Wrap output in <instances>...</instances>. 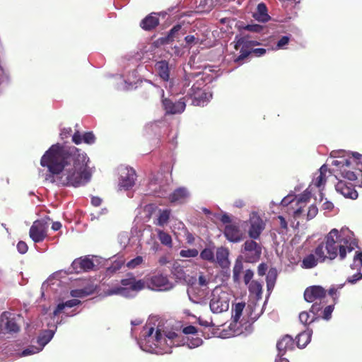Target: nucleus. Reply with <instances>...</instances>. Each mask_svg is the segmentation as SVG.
Segmentation results:
<instances>
[{
	"instance_id": "f257e3e1",
	"label": "nucleus",
	"mask_w": 362,
	"mask_h": 362,
	"mask_svg": "<svg viewBox=\"0 0 362 362\" xmlns=\"http://www.w3.org/2000/svg\"><path fill=\"white\" fill-rule=\"evenodd\" d=\"M40 165L47 168L46 180L58 185L78 187L91 178L86 155L75 146L52 145L42 156Z\"/></svg>"
},
{
	"instance_id": "f03ea898",
	"label": "nucleus",
	"mask_w": 362,
	"mask_h": 362,
	"mask_svg": "<svg viewBox=\"0 0 362 362\" xmlns=\"http://www.w3.org/2000/svg\"><path fill=\"white\" fill-rule=\"evenodd\" d=\"M358 247L355 240L343 237L339 230L334 228L325 236V240L315 249V254L321 261L326 259H334L338 254L340 259H345L347 252H351Z\"/></svg>"
},
{
	"instance_id": "7ed1b4c3",
	"label": "nucleus",
	"mask_w": 362,
	"mask_h": 362,
	"mask_svg": "<svg viewBox=\"0 0 362 362\" xmlns=\"http://www.w3.org/2000/svg\"><path fill=\"white\" fill-rule=\"evenodd\" d=\"M326 291L320 286H313L307 288L304 291V298L307 302L314 303L310 308V313L318 315L322 311L326 303Z\"/></svg>"
},
{
	"instance_id": "20e7f679",
	"label": "nucleus",
	"mask_w": 362,
	"mask_h": 362,
	"mask_svg": "<svg viewBox=\"0 0 362 362\" xmlns=\"http://www.w3.org/2000/svg\"><path fill=\"white\" fill-rule=\"evenodd\" d=\"M203 82H197L194 83L188 90L185 95V100H190L191 104L194 106H204L212 98V93L201 86Z\"/></svg>"
},
{
	"instance_id": "39448f33",
	"label": "nucleus",
	"mask_w": 362,
	"mask_h": 362,
	"mask_svg": "<svg viewBox=\"0 0 362 362\" xmlns=\"http://www.w3.org/2000/svg\"><path fill=\"white\" fill-rule=\"evenodd\" d=\"M234 48L240 50V54L234 59L235 63L240 64L250 54H252V48L259 43L255 40H251L248 35H235Z\"/></svg>"
},
{
	"instance_id": "423d86ee",
	"label": "nucleus",
	"mask_w": 362,
	"mask_h": 362,
	"mask_svg": "<svg viewBox=\"0 0 362 362\" xmlns=\"http://www.w3.org/2000/svg\"><path fill=\"white\" fill-rule=\"evenodd\" d=\"M262 246L255 240H247L241 247V253L245 262L255 263L259 261L262 255Z\"/></svg>"
},
{
	"instance_id": "0eeeda50",
	"label": "nucleus",
	"mask_w": 362,
	"mask_h": 362,
	"mask_svg": "<svg viewBox=\"0 0 362 362\" xmlns=\"http://www.w3.org/2000/svg\"><path fill=\"white\" fill-rule=\"evenodd\" d=\"M209 305L211 310L214 313H221L228 310L229 300L226 297V293L216 288L212 292V298Z\"/></svg>"
},
{
	"instance_id": "6e6552de",
	"label": "nucleus",
	"mask_w": 362,
	"mask_h": 362,
	"mask_svg": "<svg viewBox=\"0 0 362 362\" xmlns=\"http://www.w3.org/2000/svg\"><path fill=\"white\" fill-rule=\"evenodd\" d=\"M248 226L247 233L250 238L257 240L265 229L266 223L257 213H252L248 220Z\"/></svg>"
},
{
	"instance_id": "1a4fd4ad",
	"label": "nucleus",
	"mask_w": 362,
	"mask_h": 362,
	"mask_svg": "<svg viewBox=\"0 0 362 362\" xmlns=\"http://www.w3.org/2000/svg\"><path fill=\"white\" fill-rule=\"evenodd\" d=\"M47 223L45 220H36L29 230V235L34 243L42 242L47 236Z\"/></svg>"
},
{
	"instance_id": "9d476101",
	"label": "nucleus",
	"mask_w": 362,
	"mask_h": 362,
	"mask_svg": "<svg viewBox=\"0 0 362 362\" xmlns=\"http://www.w3.org/2000/svg\"><path fill=\"white\" fill-rule=\"evenodd\" d=\"M148 287L156 291H168L172 288V284L168 277L163 274L153 275L147 279Z\"/></svg>"
},
{
	"instance_id": "9b49d317",
	"label": "nucleus",
	"mask_w": 362,
	"mask_h": 362,
	"mask_svg": "<svg viewBox=\"0 0 362 362\" xmlns=\"http://www.w3.org/2000/svg\"><path fill=\"white\" fill-rule=\"evenodd\" d=\"M162 105L166 115H176L183 112L186 107L185 98L173 102L169 98H163Z\"/></svg>"
},
{
	"instance_id": "f8f14e48",
	"label": "nucleus",
	"mask_w": 362,
	"mask_h": 362,
	"mask_svg": "<svg viewBox=\"0 0 362 362\" xmlns=\"http://www.w3.org/2000/svg\"><path fill=\"white\" fill-rule=\"evenodd\" d=\"M95 264L88 256L75 259L69 268L71 273L79 274L93 269Z\"/></svg>"
},
{
	"instance_id": "ddd939ff",
	"label": "nucleus",
	"mask_w": 362,
	"mask_h": 362,
	"mask_svg": "<svg viewBox=\"0 0 362 362\" xmlns=\"http://www.w3.org/2000/svg\"><path fill=\"white\" fill-rule=\"evenodd\" d=\"M122 287L127 288V291L138 292L145 287V282L142 279L136 280V277L132 273H128L127 277L122 279L120 281Z\"/></svg>"
},
{
	"instance_id": "4468645a",
	"label": "nucleus",
	"mask_w": 362,
	"mask_h": 362,
	"mask_svg": "<svg viewBox=\"0 0 362 362\" xmlns=\"http://www.w3.org/2000/svg\"><path fill=\"white\" fill-rule=\"evenodd\" d=\"M223 234L226 238L232 243L240 242L244 238V233L236 223L226 225L224 228Z\"/></svg>"
},
{
	"instance_id": "2eb2a0df",
	"label": "nucleus",
	"mask_w": 362,
	"mask_h": 362,
	"mask_svg": "<svg viewBox=\"0 0 362 362\" xmlns=\"http://www.w3.org/2000/svg\"><path fill=\"white\" fill-rule=\"evenodd\" d=\"M136 178L135 170L132 168H127L121 174L119 187L125 190L131 189L135 185Z\"/></svg>"
},
{
	"instance_id": "dca6fc26",
	"label": "nucleus",
	"mask_w": 362,
	"mask_h": 362,
	"mask_svg": "<svg viewBox=\"0 0 362 362\" xmlns=\"http://www.w3.org/2000/svg\"><path fill=\"white\" fill-rule=\"evenodd\" d=\"M335 189L346 198L356 199L358 197V192L350 182L339 180L336 184Z\"/></svg>"
},
{
	"instance_id": "f3484780",
	"label": "nucleus",
	"mask_w": 362,
	"mask_h": 362,
	"mask_svg": "<svg viewBox=\"0 0 362 362\" xmlns=\"http://www.w3.org/2000/svg\"><path fill=\"white\" fill-rule=\"evenodd\" d=\"M278 356H283L288 351H292L295 348V341L291 335L283 336L276 344Z\"/></svg>"
},
{
	"instance_id": "a211bd4d",
	"label": "nucleus",
	"mask_w": 362,
	"mask_h": 362,
	"mask_svg": "<svg viewBox=\"0 0 362 362\" xmlns=\"http://www.w3.org/2000/svg\"><path fill=\"white\" fill-rule=\"evenodd\" d=\"M353 269L358 271L356 274L349 277L347 281L351 284H355L356 281L362 279L361 269L362 267V252H356L354 257V264L351 265Z\"/></svg>"
},
{
	"instance_id": "6ab92c4d",
	"label": "nucleus",
	"mask_w": 362,
	"mask_h": 362,
	"mask_svg": "<svg viewBox=\"0 0 362 362\" xmlns=\"http://www.w3.org/2000/svg\"><path fill=\"white\" fill-rule=\"evenodd\" d=\"M189 193L186 187H178L169 195V201L172 204H183L189 197Z\"/></svg>"
},
{
	"instance_id": "aec40b11",
	"label": "nucleus",
	"mask_w": 362,
	"mask_h": 362,
	"mask_svg": "<svg viewBox=\"0 0 362 362\" xmlns=\"http://www.w3.org/2000/svg\"><path fill=\"white\" fill-rule=\"evenodd\" d=\"M155 69L158 76L165 81H168L170 78L169 64L165 60H161L156 63Z\"/></svg>"
},
{
	"instance_id": "412c9836",
	"label": "nucleus",
	"mask_w": 362,
	"mask_h": 362,
	"mask_svg": "<svg viewBox=\"0 0 362 362\" xmlns=\"http://www.w3.org/2000/svg\"><path fill=\"white\" fill-rule=\"evenodd\" d=\"M159 24V18L150 14L144 18L140 23V26L145 30H152Z\"/></svg>"
},
{
	"instance_id": "4be33fe9",
	"label": "nucleus",
	"mask_w": 362,
	"mask_h": 362,
	"mask_svg": "<svg viewBox=\"0 0 362 362\" xmlns=\"http://www.w3.org/2000/svg\"><path fill=\"white\" fill-rule=\"evenodd\" d=\"M250 296L253 297L256 301L262 299V284L257 281H252L248 286Z\"/></svg>"
},
{
	"instance_id": "5701e85b",
	"label": "nucleus",
	"mask_w": 362,
	"mask_h": 362,
	"mask_svg": "<svg viewBox=\"0 0 362 362\" xmlns=\"http://www.w3.org/2000/svg\"><path fill=\"white\" fill-rule=\"evenodd\" d=\"M229 251L227 248L221 247L216 250V261L222 267H226L228 263Z\"/></svg>"
},
{
	"instance_id": "b1692460",
	"label": "nucleus",
	"mask_w": 362,
	"mask_h": 362,
	"mask_svg": "<svg viewBox=\"0 0 362 362\" xmlns=\"http://www.w3.org/2000/svg\"><path fill=\"white\" fill-rule=\"evenodd\" d=\"M253 17L259 22L265 23L270 19L267 13V8L264 3L257 5V11L253 13Z\"/></svg>"
},
{
	"instance_id": "393cba45",
	"label": "nucleus",
	"mask_w": 362,
	"mask_h": 362,
	"mask_svg": "<svg viewBox=\"0 0 362 362\" xmlns=\"http://www.w3.org/2000/svg\"><path fill=\"white\" fill-rule=\"evenodd\" d=\"M310 197L307 194H301L299 197H296V206L297 209L293 211V216L297 218H299L303 211V207L308 202Z\"/></svg>"
},
{
	"instance_id": "a878e982",
	"label": "nucleus",
	"mask_w": 362,
	"mask_h": 362,
	"mask_svg": "<svg viewBox=\"0 0 362 362\" xmlns=\"http://www.w3.org/2000/svg\"><path fill=\"white\" fill-rule=\"evenodd\" d=\"M95 288L93 285H88L83 288L73 289L70 291V296L73 298H84L93 294Z\"/></svg>"
},
{
	"instance_id": "bb28decb",
	"label": "nucleus",
	"mask_w": 362,
	"mask_h": 362,
	"mask_svg": "<svg viewBox=\"0 0 362 362\" xmlns=\"http://www.w3.org/2000/svg\"><path fill=\"white\" fill-rule=\"evenodd\" d=\"M319 262H324L325 261H321L315 253L310 254L303 258L301 263V267L303 269H312L316 267Z\"/></svg>"
},
{
	"instance_id": "cd10ccee",
	"label": "nucleus",
	"mask_w": 362,
	"mask_h": 362,
	"mask_svg": "<svg viewBox=\"0 0 362 362\" xmlns=\"http://www.w3.org/2000/svg\"><path fill=\"white\" fill-rule=\"evenodd\" d=\"M312 332L310 330L300 332L296 337V346L299 349L305 348L310 341Z\"/></svg>"
},
{
	"instance_id": "c85d7f7f",
	"label": "nucleus",
	"mask_w": 362,
	"mask_h": 362,
	"mask_svg": "<svg viewBox=\"0 0 362 362\" xmlns=\"http://www.w3.org/2000/svg\"><path fill=\"white\" fill-rule=\"evenodd\" d=\"M81 303L78 299H71L65 303H59L53 312L54 316H57L65 308H72Z\"/></svg>"
},
{
	"instance_id": "c756f323",
	"label": "nucleus",
	"mask_w": 362,
	"mask_h": 362,
	"mask_svg": "<svg viewBox=\"0 0 362 362\" xmlns=\"http://www.w3.org/2000/svg\"><path fill=\"white\" fill-rule=\"evenodd\" d=\"M243 263L241 259L238 258L233 269V279L235 283H238L240 279V275L243 271Z\"/></svg>"
},
{
	"instance_id": "7c9ffc66",
	"label": "nucleus",
	"mask_w": 362,
	"mask_h": 362,
	"mask_svg": "<svg viewBox=\"0 0 362 362\" xmlns=\"http://www.w3.org/2000/svg\"><path fill=\"white\" fill-rule=\"evenodd\" d=\"M170 216V209H164L159 211V216L157 218V221L155 223L156 225L159 226H164L168 223Z\"/></svg>"
},
{
	"instance_id": "2f4dec72",
	"label": "nucleus",
	"mask_w": 362,
	"mask_h": 362,
	"mask_svg": "<svg viewBox=\"0 0 362 362\" xmlns=\"http://www.w3.org/2000/svg\"><path fill=\"white\" fill-rule=\"evenodd\" d=\"M245 306V303H238L233 308V314L232 315V317L233 319V322H238L240 321Z\"/></svg>"
},
{
	"instance_id": "473e14b6",
	"label": "nucleus",
	"mask_w": 362,
	"mask_h": 362,
	"mask_svg": "<svg viewBox=\"0 0 362 362\" xmlns=\"http://www.w3.org/2000/svg\"><path fill=\"white\" fill-rule=\"evenodd\" d=\"M5 329L8 333H17L20 331V326L17 324L14 318L9 319L6 317Z\"/></svg>"
},
{
	"instance_id": "72a5a7b5",
	"label": "nucleus",
	"mask_w": 362,
	"mask_h": 362,
	"mask_svg": "<svg viewBox=\"0 0 362 362\" xmlns=\"http://www.w3.org/2000/svg\"><path fill=\"white\" fill-rule=\"evenodd\" d=\"M54 333L51 330H46L38 337L37 342L42 346L46 345L53 337Z\"/></svg>"
},
{
	"instance_id": "f704fd0d",
	"label": "nucleus",
	"mask_w": 362,
	"mask_h": 362,
	"mask_svg": "<svg viewBox=\"0 0 362 362\" xmlns=\"http://www.w3.org/2000/svg\"><path fill=\"white\" fill-rule=\"evenodd\" d=\"M158 237L163 245L172 247V238L168 233L159 230H158Z\"/></svg>"
},
{
	"instance_id": "c9c22d12",
	"label": "nucleus",
	"mask_w": 362,
	"mask_h": 362,
	"mask_svg": "<svg viewBox=\"0 0 362 362\" xmlns=\"http://www.w3.org/2000/svg\"><path fill=\"white\" fill-rule=\"evenodd\" d=\"M107 295L112 296V295H121L122 296L127 297L129 296V291H127V288L117 286L112 288L111 289H108L106 291Z\"/></svg>"
},
{
	"instance_id": "e433bc0d",
	"label": "nucleus",
	"mask_w": 362,
	"mask_h": 362,
	"mask_svg": "<svg viewBox=\"0 0 362 362\" xmlns=\"http://www.w3.org/2000/svg\"><path fill=\"white\" fill-rule=\"evenodd\" d=\"M124 261L123 259H116L112 262L111 265L107 268V273L108 274H112L115 273L117 271L119 270L122 265L124 264Z\"/></svg>"
},
{
	"instance_id": "4c0bfd02",
	"label": "nucleus",
	"mask_w": 362,
	"mask_h": 362,
	"mask_svg": "<svg viewBox=\"0 0 362 362\" xmlns=\"http://www.w3.org/2000/svg\"><path fill=\"white\" fill-rule=\"evenodd\" d=\"M255 309V305H247V307L246 308V312L247 313L248 316H247V319L245 320V321L247 322L253 323L255 321H256L259 318V313L253 314Z\"/></svg>"
},
{
	"instance_id": "58836bf2",
	"label": "nucleus",
	"mask_w": 362,
	"mask_h": 362,
	"mask_svg": "<svg viewBox=\"0 0 362 362\" xmlns=\"http://www.w3.org/2000/svg\"><path fill=\"white\" fill-rule=\"evenodd\" d=\"M200 257L202 259L209 261L210 262H215L214 253L210 248L204 249L200 253Z\"/></svg>"
},
{
	"instance_id": "ea45409f",
	"label": "nucleus",
	"mask_w": 362,
	"mask_h": 362,
	"mask_svg": "<svg viewBox=\"0 0 362 362\" xmlns=\"http://www.w3.org/2000/svg\"><path fill=\"white\" fill-rule=\"evenodd\" d=\"M315 315H316L313 314V316L310 319L309 313L308 312L303 311L299 314V320L303 325H308L311 323L312 322H313L315 320L317 319L320 317V315L318 317H315Z\"/></svg>"
},
{
	"instance_id": "a19ab883",
	"label": "nucleus",
	"mask_w": 362,
	"mask_h": 362,
	"mask_svg": "<svg viewBox=\"0 0 362 362\" xmlns=\"http://www.w3.org/2000/svg\"><path fill=\"white\" fill-rule=\"evenodd\" d=\"M181 28L182 26L180 24L174 25L168 33V35L166 36V41L168 42H173L174 40V38L176 37V35L181 30Z\"/></svg>"
},
{
	"instance_id": "79ce46f5",
	"label": "nucleus",
	"mask_w": 362,
	"mask_h": 362,
	"mask_svg": "<svg viewBox=\"0 0 362 362\" xmlns=\"http://www.w3.org/2000/svg\"><path fill=\"white\" fill-rule=\"evenodd\" d=\"M192 77V74L186 75L184 78L182 80L180 85H181V90L180 93L182 94L187 93L188 90L187 88L189 87L191 83V79L190 78Z\"/></svg>"
},
{
	"instance_id": "37998d69",
	"label": "nucleus",
	"mask_w": 362,
	"mask_h": 362,
	"mask_svg": "<svg viewBox=\"0 0 362 362\" xmlns=\"http://www.w3.org/2000/svg\"><path fill=\"white\" fill-rule=\"evenodd\" d=\"M199 252L197 249L182 250L180 255L182 257H195L198 255Z\"/></svg>"
},
{
	"instance_id": "c03bdc74",
	"label": "nucleus",
	"mask_w": 362,
	"mask_h": 362,
	"mask_svg": "<svg viewBox=\"0 0 362 362\" xmlns=\"http://www.w3.org/2000/svg\"><path fill=\"white\" fill-rule=\"evenodd\" d=\"M202 342L203 341L201 338L198 337H192L191 339L187 338V344L189 348L192 349L199 346L200 345H202Z\"/></svg>"
},
{
	"instance_id": "a18cd8bd",
	"label": "nucleus",
	"mask_w": 362,
	"mask_h": 362,
	"mask_svg": "<svg viewBox=\"0 0 362 362\" xmlns=\"http://www.w3.org/2000/svg\"><path fill=\"white\" fill-rule=\"evenodd\" d=\"M144 262L143 257L141 256H137L132 260L129 261L127 263V267L129 269H134L137 266L141 264Z\"/></svg>"
},
{
	"instance_id": "49530a36",
	"label": "nucleus",
	"mask_w": 362,
	"mask_h": 362,
	"mask_svg": "<svg viewBox=\"0 0 362 362\" xmlns=\"http://www.w3.org/2000/svg\"><path fill=\"white\" fill-rule=\"evenodd\" d=\"M281 205L284 206H291V208L293 209V205L296 206V197L292 195H288L284 197L281 202Z\"/></svg>"
},
{
	"instance_id": "de8ad7c7",
	"label": "nucleus",
	"mask_w": 362,
	"mask_h": 362,
	"mask_svg": "<svg viewBox=\"0 0 362 362\" xmlns=\"http://www.w3.org/2000/svg\"><path fill=\"white\" fill-rule=\"evenodd\" d=\"M277 278V271L275 268H271L267 275L266 281L269 283H276Z\"/></svg>"
},
{
	"instance_id": "09e8293b",
	"label": "nucleus",
	"mask_w": 362,
	"mask_h": 362,
	"mask_svg": "<svg viewBox=\"0 0 362 362\" xmlns=\"http://www.w3.org/2000/svg\"><path fill=\"white\" fill-rule=\"evenodd\" d=\"M326 182V175H325V172H321L319 173L317 177L313 181L315 186L317 187H320L322 185H324Z\"/></svg>"
},
{
	"instance_id": "8fccbe9b",
	"label": "nucleus",
	"mask_w": 362,
	"mask_h": 362,
	"mask_svg": "<svg viewBox=\"0 0 362 362\" xmlns=\"http://www.w3.org/2000/svg\"><path fill=\"white\" fill-rule=\"evenodd\" d=\"M83 141L87 144H93L95 141V136L92 132H88L83 135Z\"/></svg>"
},
{
	"instance_id": "3c124183",
	"label": "nucleus",
	"mask_w": 362,
	"mask_h": 362,
	"mask_svg": "<svg viewBox=\"0 0 362 362\" xmlns=\"http://www.w3.org/2000/svg\"><path fill=\"white\" fill-rule=\"evenodd\" d=\"M317 213H318L317 207L315 205L312 204L308 208V211L307 213V219L308 220L313 219V218H315L316 216Z\"/></svg>"
},
{
	"instance_id": "603ef678",
	"label": "nucleus",
	"mask_w": 362,
	"mask_h": 362,
	"mask_svg": "<svg viewBox=\"0 0 362 362\" xmlns=\"http://www.w3.org/2000/svg\"><path fill=\"white\" fill-rule=\"evenodd\" d=\"M243 29L253 33H260L263 30V26L258 24H252L247 25L243 27Z\"/></svg>"
},
{
	"instance_id": "864d4df0",
	"label": "nucleus",
	"mask_w": 362,
	"mask_h": 362,
	"mask_svg": "<svg viewBox=\"0 0 362 362\" xmlns=\"http://www.w3.org/2000/svg\"><path fill=\"white\" fill-rule=\"evenodd\" d=\"M333 309L334 307L332 305L326 306L325 309L322 311V317L325 320H329L331 317Z\"/></svg>"
},
{
	"instance_id": "5fc2aeb1",
	"label": "nucleus",
	"mask_w": 362,
	"mask_h": 362,
	"mask_svg": "<svg viewBox=\"0 0 362 362\" xmlns=\"http://www.w3.org/2000/svg\"><path fill=\"white\" fill-rule=\"evenodd\" d=\"M276 219L279 221V224L281 229V232L287 230L288 223L285 218L282 216H278ZM279 233H281V231H279Z\"/></svg>"
},
{
	"instance_id": "6e6d98bb",
	"label": "nucleus",
	"mask_w": 362,
	"mask_h": 362,
	"mask_svg": "<svg viewBox=\"0 0 362 362\" xmlns=\"http://www.w3.org/2000/svg\"><path fill=\"white\" fill-rule=\"evenodd\" d=\"M253 276H254V272L252 269H247L245 272L243 280L246 285L252 281L251 280L253 278Z\"/></svg>"
},
{
	"instance_id": "4d7b16f0",
	"label": "nucleus",
	"mask_w": 362,
	"mask_h": 362,
	"mask_svg": "<svg viewBox=\"0 0 362 362\" xmlns=\"http://www.w3.org/2000/svg\"><path fill=\"white\" fill-rule=\"evenodd\" d=\"M185 40L186 43L189 46H192V45H197L199 42V39L198 37H195L194 35H187L185 37Z\"/></svg>"
},
{
	"instance_id": "13d9d810",
	"label": "nucleus",
	"mask_w": 362,
	"mask_h": 362,
	"mask_svg": "<svg viewBox=\"0 0 362 362\" xmlns=\"http://www.w3.org/2000/svg\"><path fill=\"white\" fill-rule=\"evenodd\" d=\"M341 173L344 177L349 180H356L357 179L356 175L352 171L343 170Z\"/></svg>"
},
{
	"instance_id": "bf43d9fd",
	"label": "nucleus",
	"mask_w": 362,
	"mask_h": 362,
	"mask_svg": "<svg viewBox=\"0 0 362 362\" xmlns=\"http://www.w3.org/2000/svg\"><path fill=\"white\" fill-rule=\"evenodd\" d=\"M267 269H268V266L266 263L262 262V263L259 264L257 267L258 275L260 276H263L264 275H265Z\"/></svg>"
},
{
	"instance_id": "052dcab7",
	"label": "nucleus",
	"mask_w": 362,
	"mask_h": 362,
	"mask_svg": "<svg viewBox=\"0 0 362 362\" xmlns=\"http://www.w3.org/2000/svg\"><path fill=\"white\" fill-rule=\"evenodd\" d=\"M182 332L185 334H195L197 333V329L193 325H189L184 327Z\"/></svg>"
},
{
	"instance_id": "680f3d73",
	"label": "nucleus",
	"mask_w": 362,
	"mask_h": 362,
	"mask_svg": "<svg viewBox=\"0 0 362 362\" xmlns=\"http://www.w3.org/2000/svg\"><path fill=\"white\" fill-rule=\"evenodd\" d=\"M72 141L76 145L81 144L83 141V136L78 131H76L72 136Z\"/></svg>"
},
{
	"instance_id": "e2e57ef3",
	"label": "nucleus",
	"mask_w": 362,
	"mask_h": 362,
	"mask_svg": "<svg viewBox=\"0 0 362 362\" xmlns=\"http://www.w3.org/2000/svg\"><path fill=\"white\" fill-rule=\"evenodd\" d=\"M18 251L21 254H25L28 251V245L23 241H19L17 244Z\"/></svg>"
},
{
	"instance_id": "0e129e2a",
	"label": "nucleus",
	"mask_w": 362,
	"mask_h": 362,
	"mask_svg": "<svg viewBox=\"0 0 362 362\" xmlns=\"http://www.w3.org/2000/svg\"><path fill=\"white\" fill-rule=\"evenodd\" d=\"M38 352V349L36 347H31L24 349L21 353V356H26Z\"/></svg>"
},
{
	"instance_id": "69168bd1",
	"label": "nucleus",
	"mask_w": 362,
	"mask_h": 362,
	"mask_svg": "<svg viewBox=\"0 0 362 362\" xmlns=\"http://www.w3.org/2000/svg\"><path fill=\"white\" fill-rule=\"evenodd\" d=\"M267 52V49L264 48H252V53L256 57H261Z\"/></svg>"
},
{
	"instance_id": "338daca9",
	"label": "nucleus",
	"mask_w": 362,
	"mask_h": 362,
	"mask_svg": "<svg viewBox=\"0 0 362 362\" xmlns=\"http://www.w3.org/2000/svg\"><path fill=\"white\" fill-rule=\"evenodd\" d=\"M289 42V37L288 36H283L277 42V47L279 48L283 47L284 45H287Z\"/></svg>"
},
{
	"instance_id": "774afa93",
	"label": "nucleus",
	"mask_w": 362,
	"mask_h": 362,
	"mask_svg": "<svg viewBox=\"0 0 362 362\" xmlns=\"http://www.w3.org/2000/svg\"><path fill=\"white\" fill-rule=\"evenodd\" d=\"M220 221H221L223 223H225V224H226V223H227V225H228V224H233V223H231V218H230V216H228V214H223V215L221 216V218H220Z\"/></svg>"
}]
</instances>
